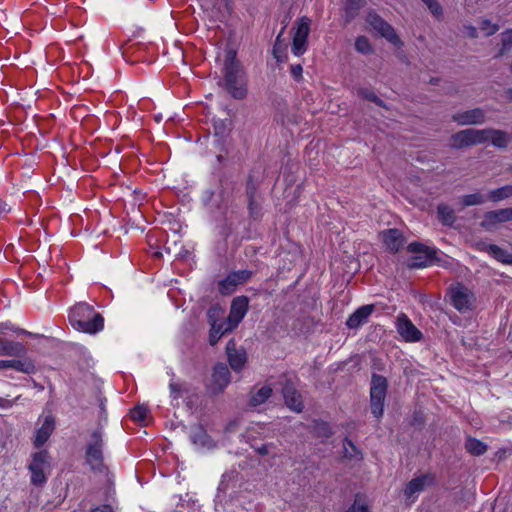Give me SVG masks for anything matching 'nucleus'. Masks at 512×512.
Returning <instances> with one entry per match:
<instances>
[{
    "label": "nucleus",
    "instance_id": "nucleus-1",
    "mask_svg": "<svg viewBox=\"0 0 512 512\" xmlns=\"http://www.w3.org/2000/svg\"><path fill=\"white\" fill-rule=\"evenodd\" d=\"M225 58L223 65V81L224 88L236 100L246 98L247 79L246 73L237 60L238 42L234 39L233 34H229L226 40Z\"/></svg>",
    "mask_w": 512,
    "mask_h": 512
},
{
    "label": "nucleus",
    "instance_id": "nucleus-2",
    "mask_svg": "<svg viewBox=\"0 0 512 512\" xmlns=\"http://www.w3.org/2000/svg\"><path fill=\"white\" fill-rule=\"evenodd\" d=\"M73 328L80 332L95 334L104 328V318L87 303L75 305L69 313Z\"/></svg>",
    "mask_w": 512,
    "mask_h": 512
},
{
    "label": "nucleus",
    "instance_id": "nucleus-3",
    "mask_svg": "<svg viewBox=\"0 0 512 512\" xmlns=\"http://www.w3.org/2000/svg\"><path fill=\"white\" fill-rule=\"evenodd\" d=\"M104 447V431L99 427L90 433L85 448V461L91 470L98 472L104 470Z\"/></svg>",
    "mask_w": 512,
    "mask_h": 512
},
{
    "label": "nucleus",
    "instance_id": "nucleus-4",
    "mask_svg": "<svg viewBox=\"0 0 512 512\" xmlns=\"http://www.w3.org/2000/svg\"><path fill=\"white\" fill-rule=\"evenodd\" d=\"M388 383L384 376L373 374L370 387L371 413L381 418L384 412V402L387 394Z\"/></svg>",
    "mask_w": 512,
    "mask_h": 512
},
{
    "label": "nucleus",
    "instance_id": "nucleus-5",
    "mask_svg": "<svg viewBox=\"0 0 512 512\" xmlns=\"http://www.w3.org/2000/svg\"><path fill=\"white\" fill-rule=\"evenodd\" d=\"M50 468V455L47 450H40L32 454V460L28 465L31 473L30 482L34 486H43L47 481L45 470Z\"/></svg>",
    "mask_w": 512,
    "mask_h": 512
},
{
    "label": "nucleus",
    "instance_id": "nucleus-6",
    "mask_svg": "<svg viewBox=\"0 0 512 512\" xmlns=\"http://www.w3.org/2000/svg\"><path fill=\"white\" fill-rule=\"evenodd\" d=\"M407 251L412 254H416L411 259L409 266L411 268H424L431 265L437 260L436 254L437 249L429 247L421 242H412L407 246Z\"/></svg>",
    "mask_w": 512,
    "mask_h": 512
},
{
    "label": "nucleus",
    "instance_id": "nucleus-7",
    "mask_svg": "<svg viewBox=\"0 0 512 512\" xmlns=\"http://www.w3.org/2000/svg\"><path fill=\"white\" fill-rule=\"evenodd\" d=\"M486 142L487 137H485V129L467 128L451 136V147L454 149L480 145Z\"/></svg>",
    "mask_w": 512,
    "mask_h": 512
},
{
    "label": "nucleus",
    "instance_id": "nucleus-8",
    "mask_svg": "<svg viewBox=\"0 0 512 512\" xmlns=\"http://www.w3.org/2000/svg\"><path fill=\"white\" fill-rule=\"evenodd\" d=\"M169 397L171 401V405L173 407H179V400L183 399V401L189 405L192 403L193 398L196 396V390L193 385L187 381L178 380L175 381L171 379L169 382Z\"/></svg>",
    "mask_w": 512,
    "mask_h": 512
},
{
    "label": "nucleus",
    "instance_id": "nucleus-9",
    "mask_svg": "<svg viewBox=\"0 0 512 512\" xmlns=\"http://www.w3.org/2000/svg\"><path fill=\"white\" fill-rule=\"evenodd\" d=\"M253 276L251 270H237L230 272L218 283V291L221 295H231L240 284L246 283Z\"/></svg>",
    "mask_w": 512,
    "mask_h": 512
},
{
    "label": "nucleus",
    "instance_id": "nucleus-10",
    "mask_svg": "<svg viewBox=\"0 0 512 512\" xmlns=\"http://www.w3.org/2000/svg\"><path fill=\"white\" fill-rule=\"evenodd\" d=\"M230 371L226 364L217 363L213 367L211 381L207 385V390L213 395L220 394L230 383Z\"/></svg>",
    "mask_w": 512,
    "mask_h": 512
},
{
    "label": "nucleus",
    "instance_id": "nucleus-11",
    "mask_svg": "<svg viewBox=\"0 0 512 512\" xmlns=\"http://www.w3.org/2000/svg\"><path fill=\"white\" fill-rule=\"evenodd\" d=\"M397 333L406 342H418L422 339V332L412 323L408 316L401 313L396 318Z\"/></svg>",
    "mask_w": 512,
    "mask_h": 512
},
{
    "label": "nucleus",
    "instance_id": "nucleus-12",
    "mask_svg": "<svg viewBox=\"0 0 512 512\" xmlns=\"http://www.w3.org/2000/svg\"><path fill=\"white\" fill-rule=\"evenodd\" d=\"M452 120L460 126L481 125L486 122V112L477 107L453 114Z\"/></svg>",
    "mask_w": 512,
    "mask_h": 512
},
{
    "label": "nucleus",
    "instance_id": "nucleus-13",
    "mask_svg": "<svg viewBox=\"0 0 512 512\" xmlns=\"http://www.w3.org/2000/svg\"><path fill=\"white\" fill-rule=\"evenodd\" d=\"M249 299L246 296H238L232 300L229 316L227 318L234 326H238L247 314Z\"/></svg>",
    "mask_w": 512,
    "mask_h": 512
},
{
    "label": "nucleus",
    "instance_id": "nucleus-14",
    "mask_svg": "<svg viewBox=\"0 0 512 512\" xmlns=\"http://www.w3.org/2000/svg\"><path fill=\"white\" fill-rule=\"evenodd\" d=\"M512 220V208H503L489 211L484 215V219L480 223L481 227L490 230L499 223Z\"/></svg>",
    "mask_w": 512,
    "mask_h": 512
},
{
    "label": "nucleus",
    "instance_id": "nucleus-15",
    "mask_svg": "<svg viewBox=\"0 0 512 512\" xmlns=\"http://www.w3.org/2000/svg\"><path fill=\"white\" fill-rule=\"evenodd\" d=\"M383 243L390 252H398L405 243V238L399 229L391 228L381 232Z\"/></svg>",
    "mask_w": 512,
    "mask_h": 512
},
{
    "label": "nucleus",
    "instance_id": "nucleus-16",
    "mask_svg": "<svg viewBox=\"0 0 512 512\" xmlns=\"http://www.w3.org/2000/svg\"><path fill=\"white\" fill-rule=\"evenodd\" d=\"M451 304L461 313L470 310L472 303L469 291L463 286L453 289L451 291Z\"/></svg>",
    "mask_w": 512,
    "mask_h": 512
},
{
    "label": "nucleus",
    "instance_id": "nucleus-17",
    "mask_svg": "<svg viewBox=\"0 0 512 512\" xmlns=\"http://www.w3.org/2000/svg\"><path fill=\"white\" fill-rule=\"evenodd\" d=\"M54 429L55 419L53 415L48 414L45 416L43 423L36 432V436L33 442L34 446L38 449L41 448L48 441Z\"/></svg>",
    "mask_w": 512,
    "mask_h": 512
},
{
    "label": "nucleus",
    "instance_id": "nucleus-18",
    "mask_svg": "<svg viewBox=\"0 0 512 512\" xmlns=\"http://www.w3.org/2000/svg\"><path fill=\"white\" fill-rule=\"evenodd\" d=\"M226 351L230 367L233 371L240 372L247 362L246 352L243 349H236L232 342L227 344Z\"/></svg>",
    "mask_w": 512,
    "mask_h": 512
},
{
    "label": "nucleus",
    "instance_id": "nucleus-19",
    "mask_svg": "<svg viewBox=\"0 0 512 512\" xmlns=\"http://www.w3.org/2000/svg\"><path fill=\"white\" fill-rule=\"evenodd\" d=\"M374 311V305H364L354 311L347 319L346 325L350 329H357L368 321Z\"/></svg>",
    "mask_w": 512,
    "mask_h": 512
},
{
    "label": "nucleus",
    "instance_id": "nucleus-20",
    "mask_svg": "<svg viewBox=\"0 0 512 512\" xmlns=\"http://www.w3.org/2000/svg\"><path fill=\"white\" fill-rule=\"evenodd\" d=\"M189 438L197 448L210 449L214 447L213 440L201 425L191 427Z\"/></svg>",
    "mask_w": 512,
    "mask_h": 512
},
{
    "label": "nucleus",
    "instance_id": "nucleus-21",
    "mask_svg": "<svg viewBox=\"0 0 512 512\" xmlns=\"http://www.w3.org/2000/svg\"><path fill=\"white\" fill-rule=\"evenodd\" d=\"M12 368L25 374H34L36 366L30 359L24 360H0V369Z\"/></svg>",
    "mask_w": 512,
    "mask_h": 512
},
{
    "label": "nucleus",
    "instance_id": "nucleus-22",
    "mask_svg": "<svg viewBox=\"0 0 512 512\" xmlns=\"http://www.w3.org/2000/svg\"><path fill=\"white\" fill-rule=\"evenodd\" d=\"M434 478L431 475H422L420 477H416L408 482L404 493L407 498H411L413 495L421 492L427 485H431L433 483Z\"/></svg>",
    "mask_w": 512,
    "mask_h": 512
},
{
    "label": "nucleus",
    "instance_id": "nucleus-23",
    "mask_svg": "<svg viewBox=\"0 0 512 512\" xmlns=\"http://www.w3.org/2000/svg\"><path fill=\"white\" fill-rule=\"evenodd\" d=\"M236 326H234L230 321L223 320V321H213L211 324V329L209 333V342L211 345H215L218 340L223 336L225 333L232 331L235 329Z\"/></svg>",
    "mask_w": 512,
    "mask_h": 512
},
{
    "label": "nucleus",
    "instance_id": "nucleus-24",
    "mask_svg": "<svg viewBox=\"0 0 512 512\" xmlns=\"http://www.w3.org/2000/svg\"><path fill=\"white\" fill-rule=\"evenodd\" d=\"M282 393H283V397L285 400V404L290 409H292L293 411H296V412L302 411L303 404L301 401V396L292 385L286 384L283 387Z\"/></svg>",
    "mask_w": 512,
    "mask_h": 512
},
{
    "label": "nucleus",
    "instance_id": "nucleus-25",
    "mask_svg": "<svg viewBox=\"0 0 512 512\" xmlns=\"http://www.w3.org/2000/svg\"><path fill=\"white\" fill-rule=\"evenodd\" d=\"M26 353L25 346L16 341H10L7 339H0V355L19 357Z\"/></svg>",
    "mask_w": 512,
    "mask_h": 512
},
{
    "label": "nucleus",
    "instance_id": "nucleus-26",
    "mask_svg": "<svg viewBox=\"0 0 512 512\" xmlns=\"http://www.w3.org/2000/svg\"><path fill=\"white\" fill-rule=\"evenodd\" d=\"M485 137H487V142L491 141L492 145L496 148L505 149L508 147L509 137L503 130L485 128Z\"/></svg>",
    "mask_w": 512,
    "mask_h": 512
},
{
    "label": "nucleus",
    "instance_id": "nucleus-27",
    "mask_svg": "<svg viewBox=\"0 0 512 512\" xmlns=\"http://www.w3.org/2000/svg\"><path fill=\"white\" fill-rule=\"evenodd\" d=\"M366 22L374 32H395L392 26L373 10L367 13Z\"/></svg>",
    "mask_w": 512,
    "mask_h": 512
},
{
    "label": "nucleus",
    "instance_id": "nucleus-28",
    "mask_svg": "<svg viewBox=\"0 0 512 512\" xmlns=\"http://www.w3.org/2000/svg\"><path fill=\"white\" fill-rule=\"evenodd\" d=\"M281 36L282 34H278L272 49L273 57L279 64L285 63L288 60V42L282 39Z\"/></svg>",
    "mask_w": 512,
    "mask_h": 512
},
{
    "label": "nucleus",
    "instance_id": "nucleus-29",
    "mask_svg": "<svg viewBox=\"0 0 512 512\" xmlns=\"http://www.w3.org/2000/svg\"><path fill=\"white\" fill-rule=\"evenodd\" d=\"M365 4L366 0H346L343 7L345 22L352 21Z\"/></svg>",
    "mask_w": 512,
    "mask_h": 512
},
{
    "label": "nucleus",
    "instance_id": "nucleus-30",
    "mask_svg": "<svg viewBox=\"0 0 512 512\" xmlns=\"http://www.w3.org/2000/svg\"><path fill=\"white\" fill-rule=\"evenodd\" d=\"M272 395V388L270 386H262L257 391L252 392L249 400V406L257 407L265 403Z\"/></svg>",
    "mask_w": 512,
    "mask_h": 512
},
{
    "label": "nucleus",
    "instance_id": "nucleus-31",
    "mask_svg": "<svg viewBox=\"0 0 512 512\" xmlns=\"http://www.w3.org/2000/svg\"><path fill=\"white\" fill-rule=\"evenodd\" d=\"M486 251L497 261L504 264H512V253L508 252L507 250L495 244H489L486 247Z\"/></svg>",
    "mask_w": 512,
    "mask_h": 512
},
{
    "label": "nucleus",
    "instance_id": "nucleus-32",
    "mask_svg": "<svg viewBox=\"0 0 512 512\" xmlns=\"http://www.w3.org/2000/svg\"><path fill=\"white\" fill-rule=\"evenodd\" d=\"M308 34H294L291 51L295 56L303 55L308 46Z\"/></svg>",
    "mask_w": 512,
    "mask_h": 512
},
{
    "label": "nucleus",
    "instance_id": "nucleus-33",
    "mask_svg": "<svg viewBox=\"0 0 512 512\" xmlns=\"http://www.w3.org/2000/svg\"><path fill=\"white\" fill-rule=\"evenodd\" d=\"M465 448L474 456L483 455L487 451V445L484 442L472 437L467 438Z\"/></svg>",
    "mask_w": 512,
    "mask_h": 512
},
{
    "label": "nucleus",
    "instance_id": "nucleus-34",
    "mask_svg": "<svg viewBox=\"0 0 512 512\" xmlns=\"http://www.w3.org/2000/svg\"><path fill=\"white\" fill-rule=\"evenodd\" d=\"M437 214L439 220L444 225H452L455 221L454 210L447 204H439L437 207Z\"/></svg>",
    "mask_w": 512,
    "mask_h": 512
},
{
    "label": "nucleus",
    "instance_id": "nucleus-35",
    "mask_svg": "<svg viewBox=\"0 0 512 512\" xmlns=\"http://www.w3.org/2000/svg\"><path fill=\"white\" fill-rule=\"evenodd\" d=\"M512 196V185H505L497 189H493L488 193V199L492 202H500Z\"/></svg>",
    "mask_w": 512,
    "mask_h": 512
},
{
    "label": "nucleus",
    "instance_id": "nucleus-36",
    "mask_svg": "<svg viewBox=\"0 0 512 512\" xmlns=\"http://www.w3.org/2000/svg\"><path fill=\"white\" fill-rule=\"evenodd\" d=\"M260 185V180L258 177L254 175V173H250L247 177L246 181V197L247 199H253L257 196V191Z\"/></svg>",
    "mask_w": 512,
    "mask_h": 512
},
{
    "label": "nucleus",
    "instance_id": "nucleus-37",
    "mask_svg": "<svg viewBox=\"0 0 512 512\" xmlns=\"http://www.w3.org/2000/svg\"><path fill=\"white\" fill-rule=\"evenodd\" d=\"M461 202L464 207L481 205L485 202V197L479 192L467 194L461 197Z\"/></svg>",
    "mask_w": 512,
    "mask_h": 512
},
{
    "label": "nucleus",
    "instance_id": "nucleus-38",
    "mask_svg": "<svg viewBox=\"0 0 512 512\" xmlns=\"http://www.w3.org/2000/svg\"><path fill=\"white\" fill-rule=\"evenodd\" d=\"M355 48L362 54H370L373 52L369 40L364 35H361L356 39Z\"/></svg>",
    "mask_w": 512,
    "mask_h": 512
},
{
    "label": "nucleus",
    "instance_id": "nucleus-39",
    "mask_svg": "<svg viewBox=\"0 0 512 512\" xmlns=\"http://www.w3.org/2000/svg\"><path fill=\"white\" fill-rule=\"evenodd\" d=\"M344 449H345V457L354 458L357 460L362 458L360 451L353 444V442L351 440H349L348 438H346L344 441Z\"/></svg>",
    "mask_w": 512,
    "mask_h": 512
},
{
    "label": "nucleus",
    "instance_id": "nucleus-40",
    "mask_svg": "<svg viewBox=\"0 0 512 512\" xmlns=\"http://www.w3.org/2000/svg\"><path fill=\"white\" fill-rule=\"evenodd\" d=\"M247 201L250 217H252L253 219L259 218L261 207L257 201V197H254L253 199H247Z\"/></svg>",
    "mask_w": 512,
    "mask_h": 512
},
{
    "label": "nucleus",
    "instance_id": "nucleus-41",
    "mask_svg": "<svg viewBox=\"0 0 512 512\" xmlns=\"http://www.w3.org/2000/svg\"><path fill=\"white\" fill-rule=\"evenodd\" d=\"M315 430L318 436L328 438L332 435L331 427L326 422H318L315 425Z\"/></svg>",
    "mask_w": 512,
    "mask_h": 512
},
{
    "label": "nucleus",
    "instance_id": "nucleus-42",
    "mask_svg": "<svg viewBox=\"0 0 512 512\" xmlns=\"http://www.w3.org/2000/svg\"><path fill=\"white\" fill-rule=\"evenodd\" d=\"M426 5L427 7L429 8V10L432 12V14L436 17L442 15V7L441 5L438 3L437 0H422Z\"/></svg>",
    "mask_w": 512,
    "mask_h": 512
},
{
    "label": "nucleus",
    "instance_id": "nucleus-43",
    "mask_svg": "<svg viewBox=\"0 0 512 512\" xmlns=\"http://www.w3.org/2000/svg\"><path fill=\"white\" fill-rule=\"evenodd\" d=\"M148 410L143 406H137L131 411V417L137 421L145 420Z\"/></svg>",
    "mask_w": 512,
    "mask_h": 512
},
{
    "label": "nucleus",
    "instance_id": "nucleus-44",
    "mask_svg": "<svg viewBox=\"0 0 512 512\" xmlns=\"http://www.w3.org/2000/svg\"><path fill=\"white\" fill-rule=\"evenodd\" d=\"M346 512H369L367 505L357 496Z\"/></svg>",
    "mask_w": 512,
    "mask_h": 512
},
{
    "label": "nucleus",
    "instance_id": "nucleus-45",
    "mask_svg": "<svg viewBox=\"0 0 512 512\" xmlns=\"http://www.w3.org/2000/svg\"><path fill=\"white\" fill-rule=\"evenodd\" d=\"M311 20L308 17H302L297 23V27H293L291 32L296 29L295 32H309Z\"/></svg>",
    "mask_w": 512,
    "mask_h": 512
},
{
    "label": "nucleus",
    "instance_id": "nucleus-46",
    "mask_svg": "<svg viewBox=\"0 0 512 512\" xmlns=\"http://www.w3.org/2000/svg\"><path fill=\"white\" fill-rule=\"evenodd\" d=\"M360 95L362 97H364L365 99H368L378 105L382 104V100L375 93H373L367 89L360 90Z\"/></svg>",
    "mask_w": 512,
    "mask_h": 512
},
{
    "label": "nucleus",
    "instance_id": "nucleus-47",
    "mask_svg": "<svg viewBox=\"0 0 512 512\" xmlns=\"http://www.w3.org/2000/svg\"><path fill=\"white\" fill-rule=\"evenodd\" d=\"M512 47V34L503 40L502 42V48L500 49V51L498 52V54L496 55V57H501L503 56L507 51H509Z\"/></svg>",
    "mask_w": 512,
    "mask_h": 512
},
{
    "label": "nucleus",
    "instance_id": "nucleus-48",
    "mask_svg": "<svg viewBox=\"0 0 512 512\" xmlns=\"http://www.w3.org/2000/svg\"><path fill=\"white\" fill-rule=\"evenodd\" d=\"M290 72L295 80H300L302 78L303 68L300 64L292 65Z\"/></svg>",
    "mask_w": 512,
    "mask_h": 512
},
{
    "label": "nucleus",
    "instance_id": "nucleus-49",
    "mask_svg": "<svg viewBox=\"0 0 512 512\" xmlns=\"http://www.w3.org/2000/svg\"><path fill=\"white\" fill-rule=\"evenodd\" d=\"M382 36H385L387 40L392 43L393 45H399L401 44L399 34H381Z\"/></svg>",
    "mask_w": 512,
    "mask_h": 512
},
{
    "label": "nucleus",
    "instance_id": "nucleus-50",
    "mask_svg": "<svg viewBox=\"0 0 512 512\" xmlns=\"http://www.w3.org/2000/svg\"><path fill=\"white\" fill-rule=\"evenodd\" d=\"M10 210L11 207L4 200L0 199V218L4 217Z\"/></svg>",
    "mask_w": 512,
    "mask_h": 512
},
{
    "label": "nucleus",
    "instance_id": "nucleus-51",
    "mask_svg": "<svg viewBox=\"0 0 512 512\" xmlns=\"http://www.w3.org/2000/svg\"><path fill=\"white\" fill-rule=\"evenodd\" d=\"M90 512H113V509L110 505H102L91 509Z\"/></svg>",
    "mask_w": 512,
    "mask_h": 512
},
{
    "label": "nucleus",
    "instance_id": "nucleus-52",
    "mask_svg": "<svg viewBox=\"0 0 512 512\" xmlns=\"http://www.w3.org/2000/svg\"><path fill=\"white\" fill-rule=\"evenodd\" d=\"M258 454L265 456L269 454V446L268 445H261L257 448Z\"/></svg>",
    "mask_w": 512,
    "mask_h": 512
},
{
    "label": "nucleus",
    "instance_id": "nucleus-53",
    "mask_svg": "<svg viewBox=\"0 0 512 512\" xmlns=\"http://www.w3.org/2000/svg\"><path fill=\"white\" fill-rule=\"evenodd\" d=\"M491 22L488 19H485L481 23V29L485 30L490 26Z\"/></svg>",
    "mask_w": 512,
    "mask_h": 512
},
{
    "label": "nucleus",
    "instance_id": "nucleus-54",
    "mask_svg": "<svg viewBox=\"0 0 512 512\" xmlns=\"http://www.w3.org/2000/svg\"><path fill=\"white\" fill-rule=\"evenodd\" d=\"M505 93L508 100L512 101V88L507 89Z\"/></svg>",
    "mask_w": 512,
    "mask_h": 512
},
{
    "label": "nucleus",
    "instance_id": "nucleus-55",
    "mask_svg": "<svg viewBox=\"0 0 512 512\" xmlns=\"http://www.w3.org/2000/svg\"><path fill=\"white\" fill-rule=\"evenodd\" d=\"M7 402V400L0 398V407H4V404Z\"/></svg>",
    "mask_w": 512,
    "mask_h": 512
},
{
    "label": "nucleus",
    "instance_id": "nucleus-56",
    "mask_svg": "<svg viewBox=\"0 0 512 512\" xmlns=\"http://www.w3.org/2000/svg\"><path fill=\"white\" fill-rule=\"evenodd\" d=\"M21 333H23L25 335H28V336H32L33 335L31 332H28L26 330H22Z\"/></svg>",
    "mask_w": 512,
    "mask_h": 512
},
{
    "label": "nucleus",
    "instance_id": "nucleus-57",
    "mask_svg": "<svg viewBox=\"0 0 512 512\" xmlns=\"http://www.w3.org/2000/svg\"><path fill=\"white\" fill-rule=\"evenodd\" d=\"M470 32H476V28L475 27H470Z\"/></svg>",
    "mask_w": 512,
    "mask_h": 512
},
{
    "label": "nucleus",
    "instance_id": "nucleus-58",
    "mask_svg": "<svg viewBox=\"0 0 512 512\" xmlns=\"http://www.w3.org/2000/svg\"><path fill=\"white\" fill-rule=\"evenodd\" d=\"M285 28H286L285 26H284V27H282V28H281V30H280L279 32H280V33H283V32H284V30H285Z\"/></svg>",
    "mask_w": 512,
    "mask_h": 512
},
{
    "label": "nucleus",
    "instance_id": "nucleus-59",
    "mask_svg": "<svg viewBox=\"0 0 512 512\" xmlns=\"http://www.w3.org/2000/svg\"><path fill=\"white\" fill-rule=\"evenodd\" d=\"M504 32L510 33L512 32V29H506Z\"/></svg>",
    "mask_w": 512,
    "mask_h": 512
},
{
    "label": "nucleus",
    "instance_id": "nucleus-60",
    "mask_svg": "<svg viewBox=\"0 0 512 512\" xmlns=\"http://www.w3.org/2000/svg\"><path fill=\"white\" fill-rule=\"evenodd\" d=\"M510 70H511V72H512V62H511V65H510Z\"/></svg>",
    "mask_w": 512,
    "mask_h": 512
}]
</instances>
